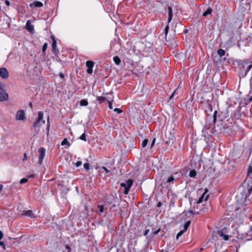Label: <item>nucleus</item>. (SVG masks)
Masks as SVG:
<instances>
[{"label": "nucleus", "mask_w": 252, "mask_h": 252, "mask_svg": "<svg viewBox=\"0 0 252 252\" xmlns=\"http://www.w3.org/2000/svg\"><path fill=\"white\" fill-rule=\"evenodd\" d=\"M245 198L250 195L252 190V161L248 168L247 176L242 184Z\"/></svg>", "instance_id": "f257e3e1"}, {"label": "nucleus", "mask_w": 252, "mask_h": 252, "mask_svg": "<svg viewBox=\"0 0 252 252\" xmlns=\"http://www.w3.org/2000/svg\"><path fill=\"white\" fill-rule=\"evenodd\" d=\"M239 68V75L240 78L245 77L250 69L252 68V64H238Z\"/></svg>", "instance_id": "f03ea898"}, {"label": "nucleus", "mask_w": 252, "mask_h": 252, "mask_svg": "<svg viewBox=\"0 0 252 252\" xmlns=\"http://www.w3.org/2000/svg\"><path fill=\"white\" fill-rule=\"evenodd\" d=\"M212 126V125L211 124H206L202 129V135H204L205 137L206 136V135L211 136V134H212L214 133V129L213 128H211Z\"/></svg>", "instance_id": "7ed1b4c3"}, {"label": "nucleus", "mask_w": 252, "mask_h": 252, "mask_svg": "<svg viewBox=\"0 0 252 252\" xmlns=\"http://www.w3.org/2000/svg\"><path fill=\"white\" fill-rule=\"evenodd\" d=\"M239 7L243 11L250 10L251 8L250 0H240Z\"/></svg>", "instance_id": "20e7f679"}, {"label": "nucleus", "mask_w": 252, "mask_h": 252, "mask_svg": "<svg viewBox=\"0 0 252 252\" xmlns=\"http://www.w3.org/2000/svg\"><path fill=\"white\" fill-rule=\"evenodd\" d=\"M38 151L39 153L38 162L39 164L41 165L42 163V160L45 155V149L43 147H40L38 149Z\"/></svg>", "instance_id": "39448f33"}, {"label": "nucleus", "mask_w": 252, "mask_h": 252, "mask_svg": "<svg viewBox=\"0 0 252 252\" xmlns=\"http://www.w3.org/2000/svg\"><path fill=\"white\" fill-rule=\"evenodd\" d=\"M16 119L18 121H24L26 119L25 113L23 110H20L17 112Z\"/></svg>", "instance_id": "423d86ee"}, {"label": "nucleus", "mask_w": 252, "mask_h": 252, "mask_svg": "<svg viewBox=\"0 0 252 252\" xmlns=\"http://www.w3.org/2000/svg\"><path fill=\"white\" fill-rule=\"evenodd\" d=\"M41 126V122L36 120L32 125V129L34 130V136L36 135L39 132V127Z\"/></svg>", "instance_id": "0eeeda50"}, {"label": "nucleus", "mask_w": 252, "mask_h": 252, "mask_svg": "<svg viewBox=\"0 0 252 252\" xmlns=\"http://www.w3.org/2000/svg\"><path fill=\"white\" fill-rule=\"evenodd\" d=\"M51 38L52 39V51L55 55H57L59 51L58 49L57 48V42L55 37L53 35L51 36Z\"/></svg>", "instance_id": "6e6552de"}, {"label": "nucleus", "mask_w": 252, "mask_h": 252, "mask_svg": "<svg viewBox=\"0 0 252 252\" xmlns=\"http://www.w3.org/2000/svg\"><path fill=\"white\" fill-rule=\"evenodd\" d=\"M8 99V94L5 90L0 91V102L7 100Z\"/></svg>", "instance_id": "1a4fd4ad"}, {"label": "nucleus", "mask_w": 252, "mask_h": 252, "mask_svg": "<svg viewBox=\"0 0 252 252\" xmlns=\"http://www.w3.org/2000/svg\"><path fill=\"white\" fill-rule=\"evenodd\" d=\"M0 76L3 79H7L8 77L9 73L5 68L2 67L0 68Z\"/></svg>", "instance_id": "9d476101"}, {"label": "nucleus", "mask_w": 252, "mask_h": 252, "mask_svg": "<svg viewBox=\"0 0 252 252\" xmlns=\"http://www.w3.org/2000/svg\"><path fill=\"white\" fill-rule=\"evenodd\" d=\"M26 29L30 32L33 33L34 32V27L31 24V22L30 20L27 21L26 24Z\"/></svg>", "instance_id": "9b49d317"}, {"label": "nucleus", "mask_w": 252, "mask_h": 252, "mask_svg": "<svg viewBox=\"0 0 252 252\" xmlns=\"http://www.w3.org/2000/svg\"><path fill=\"white\" fill-rule=\"evenodd\" d=\"M21 215L23 216H28L32 218L35 217L34 214L33 213L32 211L31 210L23 211Z\"/></svg>", "instance_id": "f8f14e48"}, {"label": "nucleus", "mask_w": 252, "mask_h": 252, "mask_svg": "<svg viewBox=\"0 0 252 252\" xmlns=\"http://www.w3.org/2000/svg\"><path fill=\"white\" fill-rule=\"evenodd\" d=\"M43 3L41 2L38 1H34L30 4V6L31 8L41 7L43 6Z\"/></svg>", "instance_id": "ddd939ff"}, {"label": "nucleus", "mask_w": 252, "mask_h": 252, "mask_svg": "<svg viewBox=\"0 0 252 252\" xmlns=\"http://www.w3.org/2000/svg\"><path fill=\"white\" fill-rule=\"evenodd\" d=\"M124 59V56L120 55V56H116L113 57V60L115 63H121L122 60Z\"/></svg>", "instance_id": "4468645a"}, {"label": "nucleus", "mask_w": 252, "mask_h": 252, "mask_svg": "<svg viewBox=\"0 0 252 252\" xmlns=\"http://www.w3.org/2000/svg\"><path fill=\"white\" fill-rule=\"evenodd\" d=\"M168 23H170L172 20L173 16L172 9L171 6L168 7Z\"/></svg>", "instance_id": "2eb2a0df"}, {"label": "nucleus", "mask_w": 252, "mask_h": 252, "mask_svg": "<svg viewBox=\"0 0 252 252\" xmlns=\"http://www.w3.org/2000/svg\"><path fill=\"white\" fill-rule=\"evenodd\" d=\"M43 113L42 111H39L38 113V118L36 120L41 121L42 123L45 124V121L43 120Z\"/></svg>", "instance_id": "dca6fc26"}, {"label": "nucleus", "mask_w": 252, "mask_h": 252, "mask_svg": "<svg viewBox=\"0 0 252 252\" xmlns=\"http://www.w3.org/2000/svg\"><path fill=\"white\" fill-rule=\"evenodd\" d=\"M87 67V72L89 74H92L93 72V68L94 64H86Z\"/></svg>", "instance_id": "f3484780"}, {"label": "nucleus", "mask_w": 252, "mask_h": 252, "mask_svg": "<svg viewBox=\"0 0 252 252\" xmlns=\"http://www.w3.org/2000/svg\"><path fill=\"white\" fill-rule=\"evenodd\" d=\"M218 234L223 238L225 241H227L229 239V236L227 235L223 234V233L220 231H218Z\"/></svg>", "instance_id": "a211bd4d"}, {"label": "nucleus", "mask_w": 252, "mask_h": 252, "mask_svg": "<svg viewBox=\"0 0 252 252\" xmlns=\"http://www.w3.org/2000/svg\"><path fill=\"white\" fill-rule=\"evenodd\" d=\"M247 236L248 237V240L252 239V226H251L250 229L247 233Z\"/></svg>", "instance_id": "6ab92c4d"}, {"label": "nucleus", "mask_w": 252, "mask_h": 252, "mask_svg": "<svg viewBox=\"0 0 252 252\" xmlns=\"http://www.w3.org/2000/svg\"><path fill=\"white\" fill-rule=\"evenodd\" d=\"M212 9L211 8H208L206 10V11H205L203 13V16H208V15H210L212 13Z\"/></svg>", "instance_id": "aec40b11"}, {"label": "nucleus", "mask_w": 252, "mask_h": 252, "mask_svg": "<svg viewBox=\"0 0 252 252\" xmlns=\"http://www.w3.org/2000/svg\"><path fill=\"white\" fill-rule=\"evenodd\" d=\"M80 104L82 106H86L88 105V100L86 99H83L81 100L80 102Z\"/></svg>", "instance_id": "412c9836"}, {"label": "nucleus", "mask_w": 252, "mask_h": 252, "mask_svg": "<svg viewBox=\"0 0 252 252\" xmlns=\"http://www.w3.org/2000/svg\"><path fill=\"white\" fill-rule=\"evenodd\" d=\"M218 55L220 56V57L222 58L224 56L225 52L224 50L222 49H220L218 50L217 52Z\"/></svg>", "instance_id": "4be33fe9"}, {"label": "nucleus", "mask_w": 252, "mask_h": 252, "mask_svg": "<svg viewBox=\"0 0 252 252\" xmlns=\"http://www.w3.org/2000/svg\"><path fill=\"white\" fill-rule=\"evenodd\" d=\"M97 100L99 101V103L101 104L106 100V98L104 96H97Z\"/></svg>", "instance_id": "5701e85b"}, {"label": "nucleus", "mask_w": 252, "mask_h": 252, "mask_svg": "<svg viewBox=\"0 0 252 252\" xmlns=\"http://www.w3.org/2000/svg\"><path fill=\"white\" fill-rule=\"evenodd\" d=\"M191 221L190 220H188L185 223L184 225V230L186 231L189 226L190 225Z\"/></svg>", "instance_id": "b1692460"}, {"label": "nucleus", "mask_w": 252, "mask_h": 252, "mask_svg": "<svg viewBox=\"0 0 252 252\" xmlns=\"http://www.w3.org/2000/svg\"><path fill=\"white\" fill-rule=\"evenodd\" d=\"M196 175V172L195 170H192L189 172V176L191 178L195 177Z\"/></svg>", "instance_id": "393cba45"}, {"label": "nucleus", "mask_w": 252, "mask_h": 252, "mask_svg": "<svg viewBox=\"0 0 252 252\" xmlns=\"http://www.w3.org/2000/svg\"><path fill=\"white\" fill-rule=\"evenodd\" d=\"M110 198L109 200L108 201V203L112 204L113 202L115 201V197L113 195H111L109 197Z\"/></svg>", "instance_id": "a878e982"}, {"label": "nucleus", "mask_w": 252, "mask_h": 252, "mask_svg": "<svg viewBox=\"0 0 252 252\" xmlns=\"http://www.w3.org/2000/svg\"><path fill=\"white\" fill-rule=\"evenodd\" d=\"M62 145H66L68 146H70V144L66 138H64L61 143Z\"/></svg>", "instance_id": "bb28decb"}, {"label": "nucleus", "mask_w": 252, "mask_h": 252, "mask_svg": "<svg viewBox=\"0 0 252 252\" xmlns=\"http://www.w3.org/2000/svg\"><path fill=\"white\" fill-rule=\"evenodd\" d=\"M132 184H133V180L131 179H129L127 180V181L126 182V187L130 188L132 186Z\"/></svg>", "instance_id": "cd10ccee"}, {"label": "nucleus", "mask_w": 252, "mask_h": 252, "mask_svg": "<svg viewBox=\"0 0 252 252\" xmlns=\"http://www.w3.org/2000/svg\"><path fill=\"white\" fill-rule=\"evenodd\" d=\"M175 180V178L173 176H171L169 178H168V179L166 180L167 183H169L171 182H173Z\"/></svg>", "instance_id": "c85d7f7f"}, {"label": "nucleus", "mask_w": 252, "mask_h": 252, "mask_svg": "<svg viewBox=\"0 0 252 252\" xmlns=\"http://www.w3.org/2000/svg\"><path fill=\"white\" fill-rule=\"evenodd\" d=\"M218 112L217 110L215 111L213 114V122L214 124H215L217 121V115Z\"/></svg>", "instance_id": "c756f323"}, {"label": "nucleus", "mask_w": 252, "mask_h": 252, "mask_svg": "<svg viewBox=\"0 0 252 252\" xmlns=\"http://www.w3.org/2000/svg\"><path fill=\"white\" fill-rule=\"evenodd\" d=\"M148 141H149V140H148V139H145L143 140V142L142 143V147L143 148H144V147H145L147 146V144L148 143Z\"/></svg>", "instance_id": "7c9ffc66"}, {"label": "nucleus", "mask_w": 252, "mask_h": 252, "mask_svg": "<svg viewBox=\"0 0 252 252\" xmlns=\"http://www.w3.org/2000/svg\"><path fill=\"white\" fill-rule=\"evenodd\" d=\"M185 232L184 230L180 231V232L177 234L176 236V239L178 240L181 235Z\"/></svg>", "instance_id": "2f4dec72"}, {"label": "nucleus", "mask_w": 252, "mask_h": 252, "mask_svg": "<svg viewBox=\"0 0 252 252\" xmlns=\"http://www.w3.org/2000/svg\"><path fill=\"white\" fill-rule=\"evenodd\" d=\"M86 134L85 133H83L81 136L80 137H79V139L82 140H83V141H86Z\"/></svg>", "instance_id": "473e14b6"}, {"label": "nucleus", "mask_w": 252, "mask_h": 252, "mask_svg": "<svg viewBox=\"0 0 252 252\" xmlns=\"http://www.w3.org/2000/svg\"><path fill=\"white\" fill-rule=\"evenodd\" d=\"M97 208L99 209V211L100 213H103L104 212V206L103 205H98L97 206Z\"/></svg>", "instance_id": "72a5a7b5"}, {"label": "nucleus", "mask_w": 252, "mask_h": 252, "mask_svg": "<svg viewBox=\"0 0 252 252\" xmlns=\"http://www.w3.org/2000/svg\"><path fill=\"white\" fill-rule=\"evenodd\" d=\"M28 181V179L27 178H23L20 180V183L21 184H25V183H27Z\"/></svg>", "instance_id": "f704fd0d"}, {"label": "nucleus", "mask_w": 252, "mask_h": 252, "mask_svg": "<svg viewBox=\"0 0 252 252\" xmlns=\"http://www.w3.org/2000/svg\"><path fill=\"white\" fill-rule=\"evenodd\" d=\"M47 46H48V44L47 43H45L43 45V47H42V52L44 53L46 50L47 49Z\"/></svg>", "instance_id": "c9c22d12"}, {"label": "nucleus", "mask_w": 252, "mask_h": 252, "mask_svg": "<svg viewBox=\"0 0 252 252\" xmlns=\"http://www.w3.org/2000/svg\"><path fill=\"white\" fill-rule=\"evenodd\" d=\"M84 168L87 170H89L90 169V165H89V163H84Z\"/></svg>", "instance_id": "e433bc0d"}, {"label": "nucleus", "mask_w": 252, "mask_h": 252, "mask_svg": "<svg viewBox=\"0 0 252 252\" xmlns=\"http://www.w3.org/2000/svg\"><path fill=\"white\" fill-rule=\"evenodd\" d=\"M250 88H251V89L252 90V77H251V78L250 79ZM249 100L250 101H252V95L250 97V98H249Z\"/></svg>", "instance_id": "4c0bfd02"}, {"label": "nucleus", "mask_w": 252, "mask_h": 252, "mask_svg": "<svg viewBox=\"0 0 252 252\" xmlns=\"http://www.w3.org/2000/svg\"><path fill=\"white\" fill-rule=\"evenodd\" d=\"M5 87V85L3 83L0 82V90H5L4 89Z\"/></svg>", "instance_id": "58836bf2"}, {"label": "nucleus", "mask_w": 252, "mask_h": 252, "mask_svg": "<svg viewBox=\"0 0 252 252\" xmlns=\"http://www.w3.org/2000/svg\"><path fill=\"white\" fill-rule=\"evenodd\" d=\"M129 189H130V188H128L127 187H126L124 192V194H128L129 190Z\"/></svg>", "instance_id": "ea45409f"}, {"label": "nucleus", "mask_w": 252, "mask_h": 252, "mask_svg": "<svg viewBox=\"0 0 252 252\" xmlns=\"http://www.w3.org/2000/svg\"><path fill=\"white\" fill-rule=\"evenodd\" d=\"M168 31H169V26H168V25H167L165 27V29H164L165 36H166V35L168 32Z\"/></svg>", "instance_id": "a19ab883"}, {"label": "nucleus", "mask_w": 252, "mask_h": 252, "mask_svg": "<svg viewBox=\"0 0 252 252\" xmlns=\"http://www.w3.org/2000/svg\"><path fill=\"white\" fill-rule=\"evenodd\" d=\"M107 102H108V106H109V108L110 109H112L113 108V107H112V102L109 100H107Z\"/></svg>", "instance_id": "79ce46f5"}, {"label": "nucleus", "mask_w": 252, "mask_h": 252, "mask_svg": "<svg viewBox=\"0 0 252 252\" xmlns=\"http://www.w3.org/2000/svg\"><path fill=\"white\" fill-rule=\"evenodd\" d=\"M115 112H116L117 113L120 114L122 112V111L119 108H115L114 109Z\"/></svg>", "instance_id": "37998d69"}, {"label": "nucleus", "mask_w": 252, "mask_h": 252, "mask_svg": "<svg viewBox=\"0 0 252 252\" xmlns=\"http://www.w3.org/2000/svg\"><path fill=\"white\" fill-rule=\"evenodd\" d=\"M0 246L2 247L4 250H5V245L3 242L0 241Z\"/></svg>", "instance_id": "c03bdc74"}, {"label": "nucleus", "mask_w": 252, "mask_h": 252, "mask_svg": "<svg viewBox=\"0 0 252 252\" xmlns=\"http://www.w3.org/2000/svg\"><path fill=\"white\" fill-rule=\"evenodd\" d=\"M155 141H156V138H154L153 140L152 143H151L150 149H152V147L154 146Z\"/></svg>", "instance_id": "a18cd8bd"}, {"label": "nucleus", "mask_w": 252, "mask_h": 252, "mask_svg": "<svg viewBox=\"0 0 252 252\" xmlns=\"http://www.w3.org/2000/svg\"><path fill=\"white\" fill-rule=\"evenodd\" d=\"M82 164V162L81 161H78L76 164L75 165L76 167H79Z\"/></svg>", "instance_id": "49530a36"}, {"label": "nucleus", "mask_w": 252, "mask_h": 252, "mask_svg": "<svg viewBox=\"0 0 252 252\" xmlns=\"http://www.w3.org/2000/svg\"><path fill=\"white\" fill-rule=\"evenodd\" d=\"M203 198H202V197H201L200 196L199 197V198L198 199V201H197V204L201 203L203 201Z\"/></svg>", "instance_id": "de8ad7c7"}, {"label": "nucleus", "mask_w": 252, "mask_h": 252, "mask_svg": "<svg viewBox=\"0 0 252 252\" xmlns=\"http://www.w3.org/2000/svg\"><path fill=\"white\" fill-rule=\"evenodd\" d=\"M59 76L60 77V78H61L62 79H64V75H63V74L62 72H60V73H59Z\"/></svg>", "instance_id": "09e8293b"}, {"label": "nucleus", "mask_w": 252, "mask_h": 252, "mask_svg": "<svg viewBox=\"0 0 252 252\" xmlns=\"http://www.w3.org/2000/svg\"><path fill=\"white\" fill-rule=\"evenodd\" d=\"M102 169H103L106 172V173H108L109 172V171L105 166H103L102 167Z\"/></svg>", "instance_id": "8fccbe9b"}, {"label": "nucleus", "mask_w": 252, "mask_h": 252, "mask_svg": "<svg viewBox=\"0 0 252 252\" xmlns=\"http://www.w3.org/2000/svg\"><path fill=\"white\" fill-rule=\"evenodd\" d=\"M65 248H66L67 250H68V252H70V251H71V248H70V247L69 246H68V245H66V246H65Z\"/></svg>", "instance_id": "3c124183"}, {"label": "nucleus", "mask_w": 252, "mask_h": 252, "mask_svg": "<svg viewBox=\"0 0 252 252\" xmlns=\"http://www.w3.org/2000/svg\"><path fill=\"white\" fill-rule=\"evenodd\" d=\"M149 231V229H147V230H146L145 231V232H144V236H146V235L148 234V233Z\"/></svg>", "instance_id": "603ef678"}, {"label": "nucleus", "mask_w": 252, "mask_h": 252, "mask_svg": "<svg viewBox=\"0 0 252 252\" xmlns=\"http://www.w3.org/2000/svg\"><path fill=\"white\" fill-rule=\"evenodd\" d=\"M160 228H159V229H158L157 230H156V231H155L153 232V233H154V234H158V233L160 231Z\"/></svg>", "instance_id": "864d4df0"}, {"label": "nucleus", "mask_w": 252, "mask_h": 252, "mask_svg": "<svg viewBox=\"0 0 252 252\" xmlns=\"http://www.w3.org/2000/svg\"><path fill=\"white\" fill-rule=\"evenodd\" d=\"M3 235L1 231H0V240L3 238Z\"/></svg>", "instance_id": "5fc2aeb1"}, {"label": "nucleus", "mask_w": 252, "mask_h": 252, "mask_svg": "<svg viewBox=\"0 0 252 252\" xmlns=\"http://www.w3.org/2000/svg\"><path fill=\"white\" fill-rule=\"evenodd\" d=\"M176 91V90H175V91L173 93V94L171 95V96H170V97H169V99H171L172 98V97H173V96H174V94L175 93Z\"/></svg>", "instance_id": "6e6d98bb"}, {"label": "nucleus", "mask_w": 252, "mask_h": 252, "mask_svg": "<svg viewBox=\"0 0 252 252\" xmlns=\"http://www.w3.org/2000/svg\"><path fill=\"white\" fill-rule=\"evenodd\" d=\"M5 3L7 5V6H9L10 5V2L7 0H6L5 1Z\"/></svg>", "instance_id": "4d7b16f0"}, {"label": "nucleus", "mask_w": 252, "mask_h": 252, "mask_svg": "<svg viewBox=\"0 0 252 252\" xmlns=\"http://www.w3.org/2000/svg\"><path fill=\"white\" fill-rule=\"evenodd\" d=\"M161 205H162L161 202H159L158 203V204H157V206L158 207V208H159V207H160L161 206Z\"/></svg>", "instance_id": "13d9d810"}, {"label": "nucleus", "mask_w": 252, "mask_h": 252, "mask_svg": "<svg viewBox=\"0 0 252 252\" xmlns=\"http://www.w3.org/2000/svg\"><path fill=\"white\" fill-rule=\"evenodd\" d=\"M209 197V194H207V195L205 197V198H204L205 201H207V200L208 199Z\"/></svg>", "instance_id": "bf43d9fd"}, {"label": "nucleus", "mask_w": 252, "mask_h": 252, "mask_svg": "<svg viewBox=\"0 0 252 252\" xmlns=\"http://www.w3.org/2000/svg\"><path fill=\"white\" fill-rule=\"evenodd\" d=\"M85 63H94V62L92 61L88 60V61H87Z\"/></svg>", "instance_id": "052dcab7"}, {"label": "nucleus", "mask_w": 252, "mask_h": 252, "mask_svg": "<svg viewBox=\"0 0 252 252\" xmlns=\"http://www.w3.org/2000/svg\"><path fill=\"white\" fill-rule=\"evenodd\" d=\"M26 159H27V154L26 153H25L24 155L23 160H25Z\"/></svg>", "instance_id": "680f3d73"}, {"label": "nucleus", "mask_w": 252, "mask_h": 252, "mask_svg": "<svg viewBox=\"0 0 252 252\" xmlns=\"http://www.w3.org/2000/svg\"><path fill=\"white\" fill-rule=\"evenodd\" d=\"M121 187H125V188L126 187V184H125V183H121Z\"/></svg>", "instance_id": "e2e57ef3"}, {"label": "nucleus", "mask_w": 252, "mask_h": 252, "mask_svg": "<svg viewBox=\"0 0 252 252\" xmlns=\"http://www.w3.org/2000/svg\"><path fill=\"white\" fill-rule=\"evenodd\" d=\"M208 108L211 110V111H212V106L211 105H208Z\"/></svg>", "instance_id": "0e129e2a"}, {"label": "nucleus", "mask_w": 252, "mask_h": 252, "mask_svg": "<svg viewBox=\"0 0 252 252\" xmlns=\"http://www.w3.org/2000/svg\"><path fill=\"white\" fill-rule=\"evenodd\" d=\"M3 187V185L1 184H0V191H1L2 190Z\"/></svg>", "instance_id": "69168bd1"}, {"label": "nucleus", "mask_w": 252, "mask_h": 252, "mask_svg": "<svg viewBox=\"0 0 252 252\" xmlns=\"http://www.w3.org/2000/svg\"><path fill=\"white\" fill-rule=\"evenodd\" d=\"M208 192V189H204V193H205L206 194V193H207V192Z\"/></svg>", "instance_id": "338daca9"}, {"label": "nucleus", "mask_w": 252, "mask_h": 252, "mask_svg": "<svg viewBox=\"0 0 252 252\" xmlns=\"http://www.w3.org/2000/svg\"><path fill=\"white\" fill-rule=\"evenodd\" d=\"M189 212L191 214H194V212L192 210H189Z\"/></svg>", "instance_id": "774afa93"}]
</instances>
